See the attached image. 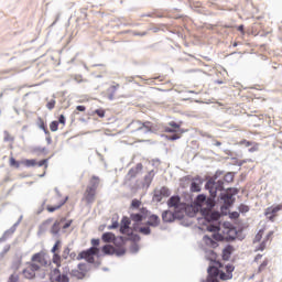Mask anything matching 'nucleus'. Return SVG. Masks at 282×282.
<instances>
[{
  "instance_id": "nucleus-17",
  "label": "nucleus",
  "mask_w": 282,
  "mask_h": 282,
  "mask_svg": "<svg viewBox=\"0 0 282 282\" xmlns=\"http://www.w3.org/2000/svg\"><path fill=\"white\" fill-rule=\"evenodd\" d=\"M164 197H171V189H169V187H161L160 189L154 191V202H162Z\"/></svg>"
},
{
  "instance_id": "nucleus-39",
  "label": "nucleus",
  "mask_w": 282,
  "mask_h": 282,
  "mask_svg": "<svg viewBox=\"0 0 282 282\" xmlns=\"http://www.w3.org/2000/svg\"><path fill=\"white\" fill-rule=\"evenodd\" d=\"M218 275H219V279H221V281H228V280L232 279V274L225 273V272H221Z\"/></svg>"
},
{
  "instance_id": "nucleus-8",
  "label": "nucleus",
  "mask_w": 282,
  "mask_h": 282,
  "mask_svg": "<svg viewBox=\"0 0 282 282\" xmlns=\"http://www.w3.org/2000/svg\"><path fill=\"white\" fill-rule=\"evenodd\" d=\"M98 252H100V249H98V247H91L87 250L82 251L77 256V261H80V259H85V261H87L88 263H94L96 261L94 257H96Z\"/></svg>"
},
{
  "instance_id": "nucleus-44",
  "label": "nucleus",
  "mask_w": 282,
  "mask_h": 282,
  "mask_svg": "<svg viewBox=\"0 0 282 282\" xmlns=\"http://www.w3.org/2000/svg\"><path fill=\"white\" fill-rule=\"evenodd\" d=\"M257 151H259V143L253 142L251 148L249 149V153H254Z\"/></svg>"
},
{
  "instance_id": "nucleus-14",
  "label": "nucleus",
  "mask_w": 282,
  "mask_h": 282,
  "mask_svg": "<svg viewBox=\"0 0 282 282\" xmlns=\"http://www.w3.org/2000/svg\"><path fill=\"white\" fill-rule=\"evenodd\" d=\"M147 217H149V209L145 207H141L138 213H132L130 215L131 221H134L135 224H140V221H143Z\"/></svg>"
},
{
  "instance_id": "nucleus-10",
  "label": "nucleus",
  "mask_w": 282,
  "mask_h": 282,
  "mask_svg": "<svg viewBox=\"0 0 282 282\" xmlns=\"http://www.w3.org/2000/svg\"><path fill=\"white\" fill-rule=\"evenodd\" d=\"M253 263H257L258 265L256 274H261L268 270V265H270V259L263 258V254L258 253L253 259Z\"/></svg>"
},
{
  "instance_id": "nucleus-4",
  "label": "nucleus",
  "mask_w": 282,
  "mask_h": 282,
  "mask_svg": "<svg viewBox=\"0 0 282 282\" xmlns=\"http://www.w3.org/2000/svg\"><path fill=\"white\" fill-rule=\"evenodd\" d=\"M169 208H173L175 213V217H184V213H186L188 206L182 202L180 196H172L167 200Z\"/></svg>"
},
{
  "instance_id": "nucleus-2",
  "label": "nucleus",
  "mask_w": 282,
  "mask_h": 282,
  "mask_svg": "<svg viewBox=\"0 0 282 282\" xmlns=\"http://www.w3.org/2000/svg\"><path fill=\"white\" fill-rule=\"evenodd\" d=\"M209 232H215L212 236H204L203 243L206 248H217L219 246V241H224V236L219 234V226H209Z\"/></svg>"
},
{
  "instance_id": "nucleus-19",
  "label": "nucleus",
  "mask_w": 282,
  "mask_h": 282,
  "mask_svg": "<svg viewBox=\"0 0 282 282\" xmlns=\"http://www.w3.org/2000/svg\"><path fill=\"white\" fill-rule=\"evenodd\" d=\"M72 276H75L76 279H85V276H87V264H78V268L72 271Z\"/></svg>"
},
{
  "instance_id": "nucleus-40",
  "label": "nucleus",
  "mask_w": 282,
  "mask_h": 282,
  "mask_svg": "<svg viewBox=\"0 0 282 282\" xmlns=\"http://www.w3.org/2000/svg\"><path fill=\"white\" fill-rule=\"evenodd\" d=\"M3 135L4 142H12L14 140V137H12V134H10L8 131H4Z\"/></svg>"
},
{
  "instance_id": "nucleus-54",
  "label": "nucleus",
  "mask_w": 282,
  "mask_h": 282,
  "mask_svg": "<svg viewBox=\"0 0 282 282\" xmlns=\"http://www.w3.org/2000/svg\"><path fill=\"white\" fill-rule=\"evenodd\" d=\"M246 162H252V160L251 159H249V160H241V161L238 162V166H243V164H246Z\"/></svg>"
},
{
  "instance_id": "nucleus-22",
  "label": "nucleus",
  "mask_w": 282,
  "mask_h": 282,
  "mask_svg": "<svg viewBox=\"0 0 282 282\" xmlns=\"http://www.w3.org/2000/svg\"><path fill=\"white\" fill-rule=\"evenodd\" d=\"M279 210H282V205L267 208L264 215L272 221L276 217V213H279Z\"/></svg>"
},
{
  "instance_id": "nucleus-42",
  "label": "nucleus",
  "mask_w": 282,
  "mask_h": 282,
  "mask_svg": "<svg viewBox=\"0 0 282 282\" xmlns=\"http://www.w3.org/2000/svg\"><path fill=\"white\" fill-rule=\"evenodd\" d=\"M50 130L53 131V132L58 131V121H52L50 123Z\"/></svg>"
},
{
  "instance_id": "nucleus-7",
  "label": "nucleus",
  "mask_w": 282,
  "mask_h": 282,
  "mask_svg": "<svg viewBox=\"0 0 282 282\" xmlns=\"http://www.w3.org/2000/svg\"><path fill=\"white\" fill-rule=\"evenodd\" d=\"M56 197L54 200L57 203L56 205H47L46 210L47 213H56V210H61L65 204H67L69 196H65L63 198V195H61V191L58 188H55Z\"/></svg>"
},
{
  "instance_id": "nucleus-35",
  "label": "nucleus",
  "mask_w": 282,
  "mask_h": 282,
  "mask_svg": "<svg viewBox=\"0 0 282 282\" xmlns=\"http://www.w3.org/2000/svg\"><path fill=\"white\" fill-rule=\"evenodd\" d=\"M127 249L124 247H117L115 248L113 254H117V257H122V254H126Z\"/></svg>"
},
{
  "instance_id": "nucleus-45",
  "label": "nucleus",
  "mask_w": 282,
  "mask_h": 282,
  "mask_svg": "<svg viewBox=\"0 0 282 282\" xmlns=\"http://www.w3.org/2000/svg\"><path fill=\"white\" fill-rule=\"evenodd\" d=\"M239 213H248L250 210V207L248 205L241 204L238 208Z\"/></svg>"
},
{
  "instance_id": "nucleus-26",
  "label": "nucleus",
  "mask_w": 282,
  "mask_h": 282,
  "mask_svg": "<svg viewBox=\"0 0 282 282\" xmlns=\"http://www.w3.org/2000/svg\"><path fill=\"white\" fill-rule=\"evenodd\" d=\"M162 219L169 224L175 219V213L173 214L172 212L165 210L162 214Z\"/></svg>"
},
{
  "instance_id": "nucleus-6",
  "label": "nucleus",
  "mask_w": 282,
  "mask_h": 282,
  "mask_svg": "<svg viewBox=\"0 0 282 282\" xmlns=\"http://www.w3.org/2000/svg\"><path fill=\"white\" fill-rule=\"evenodd\" d=\"M182 124L171 121L167 127H165V133H174L172 135H166V140L175 141L182 138L184 130H181Z\"/></svg>"
},
{
  "instance_id": "nucleus-12",
  "label": "nucleus",
  "mask_w": 282,
  "mask_h": 282,
  "mask_svg": "<svg viewBox=\"0 0 282 282\" xmlns=\"http://www.w3.org/2000/svg\"><path fill=\"white\" fill-rule=\"evenodd\" d=\"M39 270H41V265L30 262L28 263L26 268L22 271V274L25 279H34Z\"/></svg>"
},
{
  "instance_id": "nucleus-21",
  "label": "nucleus",
  "mask_w": 282,
  "mask_h": 282,
  "mask_svg": "<svg viewBox=\"0 0 282 282\" xmlns=\"http://www.w3.org/2000/svg\"><path fill=\"white\" fill-rule=\"evenodd\" d=\"M207 282H219L217 276H219V269L217 267H209Z\"/></svg>"
},
{
  "instance_id": "nucleus-24",
  "label": "nucleus",
  "mask_w": 282,
  "mask_h": 282,
  "mask_svg": "<svg viewBox=\"0 0 282 282\" xmlns=\"http://www.w3.org/2000/svg\"><path fill=\"white\" fill-rule=\"evenodd\" d=\"M202 191V180L194 178V181L191 184V192L192 193H199Z\"/></svg>"
},
{
  "instance_id": "nucleus-62",
  "label": "nucleus",
  "mask_w": 282,
  "mask_h": 282,
  "mask_svg": "<svg viewBox=\"0 0 282 282\" xmlns=\"http://www.w3.org/2000/svg\"><path fill=\"white\" fill-rule=\"evenodd\" d=\"M54 221V219L50 218L46 220V224H52Z\"/></svg>"
},
{
  "instance_id": "nucleus-1",
  "label": "nucleus",
  "mask_w": 282,
  "mask_h": 282,
  "mask_svg": "<svg viewBox=\"0 0 282 282\" xmlns=\"http://www.w3.org/2000/svg\"><path fill=\"white\" fill-rule=\"evenodd\" d=\"M98 186H100V177L91 176L89 180V184L87 185L84 195L83 202L86 204H94L96 202V191H98Z\"/></svg>"
},
{
  "instance_id": "nucleus-9",
  "label": "nucleus",
  "mask_w": 282,
  "mask_h": 282,
  "mask_svg": "<svg viewBox=\"0 0 282 282\" xmlns=\"http://www.w3.org/2000/svg\"><path fill=\"white\" fill-rule=\"evenodd\" d=\"M205 187L209 191L212 197H217V193L224 191V181L219 180L215 182V180H209Z\"/></svg>"
},
{
  "instance_id": "nucleus-30",
  "label": "nucleus",
  "mask_w": 282,
  "mask_h": 282,
  "mask_svg": "<svg viewBox=\"0 0 282 282\" xmlns=\"http://www.w3.org/2000/svg\"><path fill=\"white\" fill-rule=\"evenodd\" d=\"M118 87H120V85H116V86H111L108 89V99L109 100H113V98H116V93L118 91Z\"/></svg>"
},
{
  "instance_id": "nucleus-20",
  "label": "nucleus",
  "mask_w": 282,
  "mask_h": 282,
  "mask_svg": "<svg viewBox=\"0 0 282 282\" xmlns=\"http://www.w3.org/2000/svg\"><path fill=\"white\" fill-rule=\"evenodd\" d=\"M21 164L25 165L28 169L32 166H45V169H47V159H44L40 162H36L34 159H25L21 162Z\"/></svg>"
},
{
  "instance_id": "nucleus-59",
  "label": "nucleus",
  "mask_w": 282,
  "mask_h": 282,
  "mask_svg": "<svg viewBox=\"0 0 282 282\" xmlns=\"http://www.w3.org/2000/svg\"><path fill=\"white\" fill-rule=\"evenodd\" d=\"M69 257H70L72 259H74V258L76 257V252H72V253L69 254Z\"/></svg>"
},
{
  "instance_id": "nucleus-38",
  "label": "nucleus",
  "mask_w": 282,
  "mask_h": 282,
  "mask_svg": "<svg viewBox=\"0 0 282 282\" xmlns=\"http://www.w3.org/2000/svg\"><path fill=\"white\" fill-rule=\"evenodd\" d=\"M263 229H260L253 239V243H259L263 239Z\"/></svg>"
},
{
  "instance_id": "nucleus-31",
  "label": "nucleus",
  "mask_w": 282,
  "mask_h": 282,
  "mask_svg": "<svg viewBox=\"0 0 282 282\" xmlns=\"http://www.w3.org/2000/svg\"><path fill=\"white\" fill-rule=\"evenodd\" d=\"M101 250L104 254H113V252L116 251V247L111 245H105Z\"/></svg>"
},
{
  "instance_id": "nucleus-28",
  "label": "nucleus",
  "mask_w": 282,
  "mask_h": 282,
  "mask_svg": "<svg viewBox=\"0 0 282 282\" xmlns=\"http://www.w3.org/2000/svg\"><path fill=\"white\" fill-rule=\"evenodd\" d=\"M61 224H63V219L62 220H56L52 228H51V234L52 235H58V232H61Z\"/></svg>"
},
{
  "instance_id": "nucleus-25",
  "label": "nucleus",
  "mask_w": 282,
  "mask_h": 282,
  "mask_svg": "<svg viewBox=\"0 0 282 282\" xmlns=\"http://www.w3.org/2000/svg\"><path fill=\"white\" fill-rule=\"evenodd\" d=\"M101 239L105 243H112V241H116V235L112 232H105L102 234Z\"/></svg>"
},
{
  "instance_id": "nucleus-51",
  "label": "nucleus",
  "mask_w": 282,
  "mask_h": 282,
  "mask_svg": "<svg viewBox=\"0 0 282 282\" xmlns=\"http://www.w3.org/2000/svg\"><path fill=\"white\" fill-rule=\"evenodd\" d=\"M230 219H239V213L238 212H232L229 214Z\"/></svg>"
},
{
  "instance_id": "nucleus-49",
  "label": "nucleus",
  "mask_w": 282,
  "mask_h": 282,
  "mask_svg": "<svg viewBox=\"0 0 282 282\" xmlns=\"http://www.w3.org/2000/svg\"><path fill=\"white\" fill-rule=\"evenodd\" d=\"M57 122H58V124H63V127H65L67 120L65 119V117L63 115H61L58 117V121Z\"/></svg>"
},
{
  "instance_id": "nucleus-46",
  "label": "nucleus",
  "mask_w": 282,
  "mask_h": 282,
  "mask_svg": "<svg viewBox=\"0 0 282 282\" xmlns=\"http://www.w3.org/2000/svg\"><path fill=\"white\" fill-rule=\"evenodd\" d=\"M239 144L242 145V147H252L253 142L243 139V140H241V141L239 142Z\"/></svg>"
},
{
  "instance_id": "nucleus-56",
  "label": "nucleus",
  "mask_w": 282,
  "mask_h": 282,
  "mask_svg": "<svg viewBox=\"0 0 282 282\" xmlns=\"http://www.w3.org/2000/svg\"><path fill=\"white\" fill-rule=\"evenodd\" d=\"M238 32H241V34H246V31L243 30V24H240L238 28H237Z\"/></svg>"
},
{
  "instance_id": "nucleus-52",
  "label": "nucleus",
  "mask_w": 282,
  "mask_h": 282,
  "mask_svg": "<svg viewBox=\"0 0 282 282\" xmlns=\"http://www.w3.org/2000/svg\"><path fill=\"white\" fill-rule=\"evenodd\" d=\"M18 281H19V275H17V274L10 275L9 282H18Z\"/></svg>"
},
{
  "instance_id": "nucleus-11",
  "label": "nucleus",
  "mask_w": 282,
  "mask_h": 282,
  "mask_svg": "<svg viewBox=\"0 0 282 282\" xmlns=\"http://www.w3.org/2000/svg\"><path fill=\"white\" fill-rule=\"evenodd\" d=\"M239 193V189L231 187L228 188L226 194H223L220 199H223L226 208H230L235 204V195Z\"/></svg>"
},
{
  "instance_id": "nucleus-58",
  "label": "nucleus",
  "mask_w": 282,
  "mask_h": 282,
  "mask_svg": "<svg viewBox=\"0 0 282 282\" xmlns=\"http://www.w3.org/2000/svg\"><path fill=\"white\" fill-rule=\"evenodd\" d=\"M113 228H118V221H115V223L109 227L110 230L113 229Z\"/></svg>"
},
{
  "instance_id": "nucleus-36",
  "label": "nucleus",
  "mask_w": 282,
  "mask_h": 282,
  "mask_svg": "<svg viewBox=\"0 0 282 282\" xmlns=\"http://www.w3.org/2000/svg\"><path fill=\"white\" fill-rule=\"evenodd\" d=\"M39 127L40 129H43L44 133L47 135L50 134V130H47V126L45 124V121H43L42 118H39Z\"/></svg>"
},
{
  "instance_id": "nucleus-15",
  "label": "nucleus",
  "mask_w": 282,
  "mask_h": 282,
  "mask_svg": "<svg viewBox=\"0 0 282 282\" xmlns=\"http://www.w3.org/2000/svg\"><path fill=\"white\" fill-rule=\"evenodd\" d=\"M31 263H36L40 268H45L47 265V258L45 257V251H40L32 256Z\"/></svg>"
},
{
  "instance_id": "nucleus-57",
  "label": "nucleus",
  "mask_w": 282,
  "mask_h": 282,
  "mask_svg": "<svg viewBox=\"0 0 282 282\" xmlns=\"http://www.w3.org/2000/svg\"><path fill=\"white\" fill-rule=\"evenodd\" d=\"M69 226H72V220L63 225L64 230H66V228H69Z\"/></svg>"
},
{
  "instance_id": "nucleus-43",
  "label": "nucleus",
  "mask_w": 282,
  "mask_h": 282,
  "mask_svg": "<svg viewBox=\"0 0 282 282\" xmlns=\"http://www.w3.org/2000/svg\"><path fill=\"white\" fill-rule=\"evenodd\" d=\"M54 107H56V101L54 99H51L47 104H46V108L48 109V111H52V109H54Z\"/></svg>"
},
{
  "instance_id": "nucleus-16",
  "label": "nucleus",
  "mask_w": 282,
  "mask_h": 282,
  "mask_svg": "<svg viewBox=\"0 0 282 282\" xmlns=\"http://www.w3.org/2000/svg\"><path fill=\"white\" fill-rule=\"evenodd\" d=\"M130 226L131 219H129V217H123L120 225L121 235H127L128 237H131V235H133V229Z\"/></svg>"
},
{
  "instance_id": "nucleus-48",
  "label": "nucleus",
  "mask_w": 282,
  "mask_h": 282,
  "mask_svg": "<svg viewBox=\"0 0 282 282\" xmlns=\"http://www.w3.org/2000/svg\"><path fill=\"white\" fill-rule=\"evenodd\" d=\"M95 113L98 115L99 118H105V109H97L95 110Z\"/></svg>"
},
{
  "instance_id": "nucleus-32",
  "label": "nucleus",
  "mask_w": 282,
  "mask_h": 282,
  "mask_svg": "<svg viewBox=\"0 0 282 282\" xmlns=\"http://www.w3.org/2000/svg\"><path fill=\"white\" fill-rule=\"evenodd\" d=\"M140 206H142V200H140V199H138V198H134V199H132V202H131V205H130V210H135V209H138L139 208V210H140Z\"/></svg>"
},
{
  "instance_id": "nucleus-5",
  "label": "nucleus",
  "mask_w": 282,
  "mask_h": 282,
  "mask_svg": "<svg viewBox=\"0 0 282 282\" xmlns=\"http://www.w3.org/2000/svg\"><path fill=\"white\" fill-rule=\"evenodd\" d=\"M128 129L130 133H135V131H144L145 133H149V131H153L155 129V124L151 121H132L129 126Z\"/></svg>"
},
{
  "instance_id": "nucleus-3",
  "label": "nucleus",
  "mask_w": 282,
  "mask_h": 282,
  "mask_svg": "<svg viewBox=\"0 0 282 282\" xmlns=\"http://www.w3.org/2000/svg\"><path fill=\"white\" fill-rule=\"evenodd\" d=\"M52 261L56 265V269H54L51 272V281L52 282H69V278L66 274H61V270H58L62 263L61 254L53 253Z\"/></svg>"
},
{
  "instance_id": "nucleus-47",
  "label": "nucleus",
  "mask_w": 282,
  "mask_h": 282,
  "mask_svg": "<svg viewBox=\"0 0 282 282\" xmlns=\"http://www.w3.org/2000/svg\"><path fill=\"white\" fill-rule=\"evenodd\" d=\"M129 177H135V175H138V167L135 169H130V171L128 172Z\"/></svg>"
},
{
  "instance_id": "nucleus-37",
  "label": "nucleus",
  "mask_w": 282,
  "mask_h": 282,
  "mask_svg": "<svg viewBox=\"0 0 282 282\" xmlns=\"http://www.w3.org/2000/svg\"><path fill=\"white\" fill-rule=\"evenodd\" d=\"M62 246H63V242L61 240H56L55 245L51 249V252H53V253L58 252V250H61Z\"/></svg>"
},
{
  "instance_id": "nucleus-55",
  "label": "nucleus",
  "mask_w": 282,
  "mask_h": 282,
  "mask_svg": "<svg viewBox=\"0 0 282 282\" xmlns=\"http://www.w3.org/2000/svg\"><path fill=\"white\" fill-rule=\"evenodd\" d=\"M76 110L77 111H87V108L85 106H77Z\"/></svg>"
},
{
  "instance_id": "nucleus-13",
  "label": "nucleus",
  "mask_w": 282,
  "mask_h": 282,
  "mask_svg": "<svg viewBox=\"0 0 282 282\" xmlns=\"http://www.w3.org/2000/svg\"><path fill=\"white\" fill-rule=\"evenodd\" d=\"M195 204L198 206V208H200V212L205 210L206 208H213L214 206L213 200L210 198L206 199V195L204 194L196 197Z\"/></svg>"
},
{
  "instance_id": "nucleus-18",
  "label": "nucleus",
  "mask_w": 282,
  "mask_h": 282,
  "mask_svg": "<svg viewBox=\"0 0 282 282\" xmlns=\"http://www.w3.org/2000/svg\"><path fill=\"white\" fill-rule=\"evenodd\" d=\"M202 213L207 221H217L221 217L218 212H213V208L202 209Z\"/></svg>"
},
{
  "instance_id": "nucleus-63",
  "label": "nucleus",
  "mask_w": 282,
  "mask_h": 282,
  "mask_svg": "<svg viewBox=\"0 0 282 282\" xmlns=\"http://www.w3.org/2000/svg\"><path fill=\"white\" fill-rule=\"evenodd\" d=\"M225 177H226V180H228V177H229V180L232 181V176L231 175H226Z\"/></svg>"
},
{
  "instance_id": "nucleus-33",
  "label": "nucleus",
  "mask_w": 282,
  "mask_h": 282,
  "mask_svg": "<svg viewBox=\"0 0 282 282\" xmlns=\"http://www.w3.org/2000/svg\"><path fill=\"white\" fill-rule=\"evenodd\" d=\"M9 165L12 167V169H20L21 167V162L17 161V159H14V156H11L9 159Z\"/></svg>"
},
{
  "instance_id": "nucleus-53",
  "label": "nucleus",
  "mask_w": 282,
  "mask_h": 282,
  "mask_svg": "<svg viewBox=\"0 0 282 282\" xmlns=\"http://www.w3.org/2000/svg\"><path fill=\"white\" fill-rule=\"evenodd\" d=\"M91 246L93 248H96V246H100V239H91Z\"/></svg>"
},
{
  "instance_id": "nucleus-29",
  "label": "nucleus",
  "mask_w": 282,
  "mask_h": 282,
  "mask_svg": "<svg viewBox=\"0 0 282 282\" xmlns=\"http://www.w3.org/2000/svg\"><path fill=\"white\" fill-rule=\"evenodd\" d=\"M232 246H227L224 250H223V259L224 261H228V259H230V254H232Z\"/></svg>"
},
{
  "instance_id": "nucleus-50",
  "label": "nucleus",
  "mask_w": 282,
  "mask_h": 282,
  "mask_svg": "<svg viewBox=\"0 0 282 282\" xmlns=\"http://www.w3.org/2000/svg\"><path fill=\"white\" fill-rule=\"evenodd\" d=\"M226 272L227 274H232V272H235V267L231 264L226 265Z\"/></svg>"
},
{
  "instance_id": "nucleus-23",
  "label": "nucleus",
  "mask_w": 282,
  "mask_h": 282,
  "mask_svg": "<svg viewBox=\"0 0 282 282\" xmlns=\"http://www.w3.org/2000/svg\"><path fill=\"white\" fill-rule=\"evenodd\" d=\"M272 235H274V231H270L264 240L254 249V252H263V250H265V248L268 247V241H270V239H272Z\"/></svg>"
},
{
  "instance_id": "nucleus-34",
  "label": "nucleus",
  "mask_w": 282,
  "mask_h": 282,
  "mask_svg": "<svg viewBox=\"0 0 282 282\" xmlns=\"http://www.w3.org/2000/svg\"><path fill=\"white\" fill-rule=\"evenodd\" d=\"M134 230L141 232V235H151L150 227H140L139 229L134 227Z\"/></svg>"
},
{
  "instance_id": "nucleus-64",
  "label": "nucleus",
  "mask_w": 282,
  "mask_h": 282,
  "mask_svg": "<svg viewBox=\"0 0 282 282\" xmlns=\"http://www.w3.org/2000/svg\"><path fill=\"white\" fill-rule=\"evenodd\" d=\"M216 265H218V268H221V263L220 262H216Z\"/></svg>"
},
{
  "instance_id": "nucleus-27",
  "label": "nucleus",
  "mask_w": 282,
  "mask_h": 282,
  "mask_svg": "<svg viewBox=\"0 0 282 282\" xmlns=\"http://www.w3.org/2000/svg\"><path fill=\"white\" fill-rule=\"evenodd\" d=\"M148 226H160V217L158 215H151L148 220Z\"/></svg>"
},
{
  "instance_id": "nucleus-61",
  "label": "nucleus",
  "mask_w": 282,
  "mask_h": 282,
  "mask_svg": "<svg viewBox=\"0 0 282 282\" xmlns=\"http://www.w3.org/2000/svg\"><path fill=\"white\" fill-rule=\"evenodd\" d=\"M212 257H213L214 261H216V259H217V253H212Z\"/></svg>"
},
{
  "instance_id": "nucleus-60",
  "label": "nucleus",
  "mask_w": 282,
  "mask_h": 282,
  "mask_svg": "<svg viewBox=\"0 0 282 282\" xmlns=\"http://www.w3.org/2000/svg\"><path fill=\"white\" fill-rule=\"evenodd\" d=\"M14 234V230H11V231H6L4 235H13Z\"/></svg>"
},
{
  "instance_id": "nucleus-41",
  "label": "nucleus",
  "mask_w": 282,
  "mask_h": 282,
  "mask_svg": "<svg viewBox=\"0 0 282 282\" xmlns=\"http://www.w3.org/2000/svg\"><path fill=\"white\" fill-rule=\"evenodd\" d=\"M70 252H72V249H69V247L64 248L62 253V259H68Z\"/></svg>"
}]
</instances>
